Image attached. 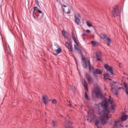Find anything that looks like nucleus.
Segmentation results:
<instances>
[{
	"mask_svg": "<svg viewBox=\"0 0 128 128\" xmlns=\"http://www.w3.org/2000/svg\"><path fill=\"white\" fill-rule=\"evenodd\" d=\"M62 6H64V8H66V6L65 4L62 5Z\"/></svg>",
	"mask_w": 128,
	"mask_h": 128,
	"instance_id": "nucleus-43",
	"label": "nucleus"
},
{
	"mask_svg": "<svg viewBox=\"0 0 128 128\" xmlns=\"http://www.w3.org/2000/svg\"><path fill=\"white\" fill-rule=\"evenodd\" d=\"M108 102H109V104H112V102H114V100H112V99L110 98L108 100Z\"/></svg>",
	"mask_w": 128,
	"mask_h": 128,
	"instance_id": "nucleus-34",
	"label": "nucleus"
},
{
	"mask_svg": "<svg viewBox=\"0 0 128 128\" xmlns=\"http://www.w3.org/2000/svg\"><path fill=\"white\" fill-rule=\"evenodd\" d=\"M126 120H128V115H123L122 116L121 120H122V122H124Z\"/></svg>",
	"mask_w": 128,
	"mask_h": 128,
	"instance_id": "nucleus-17",
	"label": "nucleus"
},
{
	"mask_svg": "<svg viewBox=\"0 0 128 128\" xmlns=\"http://www.w3.org/2000/svg\"><path fill=\"white\" fill-rule=\"evenodd\" d=\"M86 32L90 33V30H86Z\"/></svg>",
	"mask_w": 128,
	"mask_h": 128,
	"instance_id": "nucleus-41",
	"label": "nucleus"
},
{
	"mask_svg": "<svg viewBox=\"0 0 128 128\" xmlns=\"http://www.w3.org/2000/svg\"><path fill=\"white\" fill-rule=\"evenodd\" d=\"M38 7L37 6H34V11L36 12V10H38Z\"/></svg>",
	"mask_w": 128,
	"mask_h": 128,
	"instance_id": "nucleus-39",
	"label": "nucleus"
},
{
	"mask_svg": "<svg viewBox=\"0 0 128 128\" xmlns=\"http://www.w3.org/2000/svg\"><path fill=\"white\" fill-rule=\"evenodd\" d=\"M72 40H74V42L76 44L78 45V44L76 42V36L74 34H72Z\"/></svg>",
	"mask_w": 128,
	"mask_h": 128,
	"instance_id": "nucleus-19",
	"label": "nucleus"
},
{
	"mask_svg": "<svg viewBox=\"0 0 128 128\" xmlns=\"http://www.w3.org/2000/svg\"><path fill=\"white\" fill-rule=\"evenodd\" d=\"M74 18H75V22L78 26L80 24V20L78 18L76 17V16L75 14L74 15Z\"/></svg>",
	"mask_w": 128,
	"mask_h": 128,
	"instance_id": "nucleus-13",
	"label": "nucleus"
},
{
	"mask_svg": "<svg viewBox=\"0 0 128 128\" xmlns=\"http://www.w3.org/2000/svg\"><path fill=\"white\" fill-rule=\"evenodd\" d=\"M84 96L86 100H90V98H88V94H86V92H85Z\"/></svg>",
	"mask_w": 128,
	"mask_h": 128,
	"instance_id": "nucleus-24",
	"label": "nucleus"
},
{
	"mask_svg": "<svg viewBox=\"0 0 128 128\" xmlns=\"http://www.w3.org/2000/svg\"><path fill=\"white\" fill-rule=\"evenodd\" d=\"M35 2L36 3L38 4V6L39 8H40V4H38V0H36Z\"/></svg>",
	"mask_w": 128,
	"mask_h": 128,
	"instance_id": "nucleus-37",
	"label": "nucleus"
},
{
	"mask_svg": "<svg viewBox=\"0 0 128 128\" xmlns=\"http://www.w3.org/2000/svg\"><path fill=\"white\" fill-rule=\"evenodd\" d=\"M122 78H123V80H124V79L126 78V77L123 76V77H122Z\"/></svg>",
	"mask_w": 128,
	"mask_h": 128,
	"instance_id": "nucleus-46",
	"label": "nucleus"
},
{
	"mask_svg": "<svg viewBox=\"0 0 128 128\" xmlns=\"http://www.w3.org/2000/svg\"><path fill=\"white\" fill-rule=\"evenodd\" d=\"M118 7H115L113 10H112V14L116 18V16H118Z\"/></svg>",
	"mask_w": 128,
	"mask_h": 128,
	"instance_id": "nucleus-8",
	"label": "nucleus"
},
{
	"mask_svg": "<svg viewBox=\"0 0 128 128\" xmlns=\"http://www.w3.org/2000/svg\"><path fill=\"white\" fill-rule=\"evenodd\" d=\"M87 120H88V122H92V118H88V119H87Z\"/></svg>",
	"mask_w": 128,
	"mask_h": 128,
	"instance_id": "nucleus-38",
	"label": "nucleus"
},
{
	"mask_svg": "<svg viewBox=\"0 0 128 128\" xmlns=\"http://www.w3.org/2000/svg\"><path fill=\"white\" fill-rule=\"evenodd\" d=\"M63 36H64V38H68L70 36V34H68V32H63Z\"/></svg>",
	"mask_w": 128,
	"mask_h": 128,
	"instance_id": "nucleus-21",
	"label": "nucleus"
},
{
	"mask_svg": "<svg viewBox=\"0 0 128 128\" xmlns=\"http://www.w3.org/2000/svg\"><path fill=\"white\" fill-rule=\"evenodd\" d=\"M114 84H116V82H114Z\"/></svg>",
	"mask_w": 128,
	"mask_h": 128,
	"instance_id": "nucleus-52",
	"label": "nucleus"
},
{
	"mask_svg": "<svg viewBox=\"0 0 128 128\" xmlns=\"http://www.w3.org/2000/svg\"><path fill=\"white\" fill-rule=\"evenodd\" d=\"M112 110H114V106L112 107Z\"/></svg>",
	"mask_w": 128,
	"mask_h": 128,
	"instance_id": "nucleus-47",
	"label": "nucleus"
},
{
	"mask_svg": "<svg viewBox=\"0 0 128 128\" xmlns=\"http://www.w3.org/2000/svg\"><path fill=\"white\" fill-rule=\"evenodd\" d=\"M4 50H5V52L6 54H8V50H6V49L5 48H4Z\"/></svg>",
	"mask_w": 128,
	"mask_h": 128,
	"instance_id": "nucleus-45",
	"label": "nucleus"
},
{
	"mask_svg": "<svg viewBox=\"0 0 128 128\" xmlns=\"http://www.w3.org/2000/svg\"><path fill=\"white\" fill-rule=\"evenodd\" d=\"M86 24L88 26H90V27L92 26V24L90 22L86 21Z\"/></svg>",
	"mask_w": 128,
	"mask_h": 128,
	"instance_id": "nucleus-25",
	"label": "nucleus"
},
{
	"mask_svg": "<svg viewBox=\"0 0 128 128\" xmlns=\"http://www.w3.org/2000/svg\"><path fill=\"white\" fill-rule=\"evenodd\" d=\"M72 122H70V120H66L64 126L65 128H72Z\"/></svg>",
	"mask_w": 128,
	"mask_h": 128,
	"instance_id": "nucleus-7",
	"label": "nucleus"
},
{
	"mask_svg": "<svg viewBox=\"0 0 128 128\" xmlns=\"http://www.w3.org/2000/svg\"><path fill=\"white\" fill-rule=\"evenodd\" d=\"M124 75H126V73L124 72Z\"/></svg>",
	"mask_w": 128,
	"mask_h": 128,
	"instance_id": "nucleus-50",
	"label": "nucleus"
},
{
	"mask_svg": "<svg viewBox=\"0 0 128 128\" xmlns=\"http://www.w3.org/2000/svg\"><path fill=\"white\" fill-rule=\"evenodd\" d=\"M52 126L53 128H55V126H58V124H56V121L52 120Z\"/></svg>",
	"mask_w": 128,
	"mask_h": 128,
	"instance_id": "nucleus-22",
	"label": "nucleus"
},
{
	"mask_svg": "<svg viewBox=\"0 0 128 128\" xmlns=\"http://www.w3.org/2000/svg\"><path fill=\"white\" fill-rule=\"evenodd\" d=\"M119 122H120V120H116L114 124V126H118V124Z\"/></svg>",
	"mask_w": 128,
	"mask_h": 128,
	"instance_id": "nucleus-26",
	"label": "nucleus"
},
{
	"mask_svg": "<svg viewBox=\"0 0 128 128\" xmlns=\"http://www.w3.org/2000/svg\"><path fill=\"white\" fill-rule=\"evenodd\" d=\"M124 86L125 88V90L128 89V84H126V82H124Z\"/></svg>",
	"mask_w": 128,
	"mask_h": 128,
	"instance_id": "nucleus-28",
	"label": "nucleus"
},
{
	"mask_svg": "<svg viewBox=\"0 0 128 128\" xmlns=\"http://www.w3.org/2000/svg\"><path fill=\"white\" fill-rule=\"evenodd\" d=\"M92 72L94 76L96 78V80H98V74H102V71L98 68H97L93 71Z\"/></svg>",
	"mask_w": 128,
	"mask_h": 128,
	"instance_id": "nucleus-5",
	"label": "nucleus"
},
{
	"mask_svg": "<svg viewBox=\"0 0 128 128\" xmlns=\"http://www.w3.org/2000/svg\"><path fill=\"white\" fill-rule=\"evenodd\" d=\"M42 100L44 104H48V102H46V97L44 96H42Z\"/></svg>",
	"mask_w": 128,
	"mask_h": 128,
	"instance_id": "nucleus-18",
	"label": "nucleus"
},
{
	"mask_svg": "<svg viewBox=\"0 0 128 128\" xmlns=\"http://www.w3.org/2000/svg\"><path fill=\"white\" fill-rule=\"evenodd\" d=\"M51 100L52 102V104H56V99Z\"/></svg>",
	"mask_w": 128,
	"mask_h": 128,
	"instance_id": "nucleus-31",
	"label": "nucleus"
},
{
	"mask_svg": "<svg viewBox=\"0 0 128 128\" xmlns=\"http://www.w3.org/2000/svg\"><path fill=\"white\" fill-rule=\"evenodd\" d=\"M126 94L128 96V89H125Z\"/></svg>",
	"mask_w": 128,
	"mask_h": 128,
	"instance_id": "nucleus-40",
	"label": "nucleus"
},
{
	"mask_svg": "<svg viewBox=\"0 0 128 128\" xmlns=\"http://www.w3.org/2000/svg\"><path fill=\"white\" fill-rule=\"evenodd\" d=\"M82 84L84 86L86 90L88 92V82H86V80H84V78H82Z\"/></svg>",
	"mask_w": 128,
	"mask_h": 128,
	"instance_id": "nucleus-9",
	"label": "nucleus"
},
{
	"mask_svg": "<svg viewBox=\"0 0 128 128\" xmlns=\"http://www.w3.org/2000/svg\"><path fill=\"white\" fill-rule=\"evenodd\" d=\"M104 68H105L107 72H110L111 74L114 76V70H112V66H108V64H105L104 65Z\"/></svg>",
	"mask_w": 128,
	"mask_h": 128,
	"instance_id": "nucleus-6",
	"label": "nucleus"
},
{
	"mask_svg": "<svg viewBox=\"0 0 128 128\" xmlns=\"http://www.w3.org/2000/svg\"><path fill=\"white\" fill-rule=\"evenodd\" d=\"M36 11H34L33 10V12H32V16L34 18V20H36V12H35Z\"/></svg>",
	"mask_w": 128,
	"mask_h": 128,
	"instance_id": "nucleus-29",
	"label": "nucleus"
},
{
	"mask_svg": "<svg viewBox=\"0 0 128 128\" xmlns=\"http://www.w3.org/2000/svg\"><path fill=\"white\" fill-rule=\"evenodd\" d=\"M36 12L38 14H42V12L38 9H36Z\"/></svg>",
	"mask_w": 128,
	"mask_h": 128,
	"instance_id": "nucleus-33",
	"label": "nucleus"
},
{
	"mask_svg": "<svg viewBox=\"0 0 128 128\" xmlns=\"http://www.w3.org/2000/svg\"><path fill=\"white\" fill-rule=\"evenodd\" d=\"M101 106L103 108V110L101 112H100L99 110L98 114H100L102 116L101 120L102 124H106V120H108V119L110 118L108 117L110 114V110L108 103L106 100L102 102H101ZM104 118H106V120Z\"/></svg>",
	"mask_w": 128,
	"mask_h": 128,
	"instance_id": "nucleus-1",
	"label": "nucleus"
},
{
	"mask_svg": "<svg viewBox=\"0 0 128 128\" xmlns=\"http://www.w3.org/2000/svg\"><path fill=\"white\" fill-rule=\"evenodd\" d=\"M96 58L97 60L102 62V54H96Z\"/></svg>",
	"mask_w": 128,
	"mask_h": 128,
	"instance_id": "nucleus-16",
	"label": "nucleus"
},
{
	"mask_svg": "<svg viewBox=\"0 0 128 128\" xmlns=\"http://www.w3.org/2000/svg\"><path fill=\"white\" fill-rule=\"evenodd\" d=\"M86 60H87V62L88 64V67H89V68H92V66L90 65V58H86Z\"/></svg>",
	"mask_w": 128,
	"mask_h": 128,
	"instance_id": "nucleus-20",
	"label": "nucleus"
},
{
	"mask_svg": "<svg viewBox=\"0 0 128 128\" xmlns=\"http://www.w3.org/2000/svg\"><path fill=\"white\" fill-rule=\"evenodd\" d=\"M63 10H64V12H65V11H64V8H63Z\"/></svg>",
	"mask_w": 128,
	"mask_h": 128,
	"instance_id": "nucleus-49",
	"label": "nucleus"
},
{
	"mask_svg": "<svg viewBox=\"0 0 128 128\" xmlns=\"http://www.w3.org/2000/svg\"><path fill=\"white\" fill-rule=\"evenodd\" d=\"M90 43L93 45L94 46H98L100 43L98 42L92 40L91 41Z\"/></svg>",
	"mask_w": 128,
	"mask_h": 128,
	"instance_id": "nucleus-14",
	"label": "nucleus"
},
{
	"mask_svg": "<svg viewBox=\"0 0 128 128\" xmlns=\"http://www.w3.org/2000/svg\"><path fill=\"white\" fill-rule=\"evenodd\" d=\"M126 76H128V74H126Z\"/></svg>",
	"mask_w": 128,
	"mask_h": 128,
	"instance_id": "nucleus-53",
	"label": "nucleus"
},
{
	"mask_svg": "<svg viewBox=\"0 0 128 128\" xmlns=\"http://www.w3.org/2000/svg\"><path fill=\"white\" fill-rule=\"evenodd\" d=\"M56 52L57 54H60L62 52V48H58Z\"/></svg>",
	"mask_w": 128,
	"mask_h": 128,
	"instance_id": "nucleus-23",
	"label": "nucleus"
},
{
	"mask_svg": "<svg viewBox=\"0 0 128 128\" xmlns=\"http://www.w3.org/2000/svg\"><path fill=\"white\" fill-rule=\"evenodd\" d=\"M86 36V34H82V36Z\"/></svg>",
	"mask_w": 128,
	"mask_h": 128,
	"instance_id": "nucleus-44",
	"label": "nucleus"
},
{
	"mask_svg": "<svg viewBox=\"0 0 128 128\" xmlns=\"http://www.w3.org/2000/svg\"><path fill=\"white\" fill-rule=\"evenodd\" d=\"M104 80H112V79L108 78H110V74L108 72L105 73L104 74Z\"/></svg>",
	"mask_w": 128,
	"mask_h": 128,
	"instance_id": "nucleus-12",
	"label": "nucleus"
},
{
	"mask_svg": "<svg viewBox=\"0 0 128 128\" xmlns=\"http://www.w3.org/2000/svg\"><path fill=\"white\" fill-rule=\"evenodd\" d=\"M74 94H76V88H74V86H72L71 88Z\"/></svg>",
	"mask_w": 128,
	"mask_h": 128,
	"instance_id": "nucleus-30",
	"label": "nucleus"
},
{
	"mask_svg": "<svg viewBox=\"0 0 128 128\" xmlns=\"http://www.w3.org/2000/svg\"><path fill=\"white\" fill-rule=\"evenodd\" d=\"M110 98V96H109Z\"/></svg>",
	"mask_w": 128,
	"mask_h": 128,
	"instance_id": "nucleus-55",
	"label": "nucleus"
},
{
	"mask_svg": "<svg viewBox=\"0 0 128 128\" xmlns=\"http://www.w3.org/2000/svg\"><path fill=\"white\" fill-rule=\"evenodd\" d=\"M94 93L95 94L96 97L97 98H104V94H102V92L100 88H96L95 89Z\"/></svg>",
	"mask_w": 128,
	"mask_h": 128,
	"instance_id": "nucleus-3",
	"label": "nucleus"
},
{
	"mask_svg": "<svg viewBox=\"0 0 128 128\" xmlns=\"http://www.w3.org/2000/svg\"><path fill=\"white\" fill-rule=\"evenodd\" d=\"M100 38L103 40L104 42H107V46H110L112 42V40L110 39V38H108V36L104 33H102L100 34Z\"/></svg>",
	"mask_w": 128,
	"mask_h": 128,
	"instance_id": "nucleus-2",
	"label": "nucleus"
},
{
	"mask_svg": "<svg viewBox=\"0 0 128 128\" xmlns=\"http://www.w3.org/2000/svg\"><path fill=\"white\" fill-rule=\"evenodd\" d=\"M82 66L84 68H88V64H86V59L84 58H82Z\"/></svg>",
	"mask_w": 128,
	"mask_h": 128,
	"instance_id": "nucleus-11",
	"label": "nucleus"
},
{
	"mask_svg": "<svg viewBox=\"0 0 128 128\" xmlns=\"http://www.w3.org/2000/svg\"><path fill=\"white\" fill-rule=\"evenodd\" d=\"M126 80H128V77L126 78Z\"/></svg>",
	"mask_w": 128,
	"mask_h": 128,
	"instance_id": "nucleus-54",
	"label": "nucleus"
},
{
	"mask_svg": "<svg viewBox=\"0 0 128 128\" xmlns=\"http://www.w3.org/2000/svg\"><path fill=\"white\" fill-rule=\"evenodd\" d=\"M85 78L87 79V80L88 81V82L92 84H94V78H92V76L90 74L86 73L85 74Z\"/></svg>",
	"mask_w": 128,
	"mask_h": 128,
	"instance_id": "nucleus-4",
	"label": "nucleus"
},
{
	"mask_svg": "<svg viewBox=\"0 0 128 128\" xmlns=\"http://www.w3.org/2000/svg\"><path fill=\"white\" fill-rule=\"evenodd\" d=\"M66 14H70V8H68V10L67 12H66Z\"/></svg>",
	"mask_w": 128,
	"mask_h": 128,
	"instance_id": "nucleus-36",
	"label": "nucleus"
},
{
	"mask_svg": "<svg viewBox=\"0 0 128 128\" xmlns=\"http://www.w3.org/2000/svg\"><path fill=\"white\" fill-rule=\"evenodd\" d=\"M118 90L116 88H114L113 86L112 87V92L115 96H118Z\"/></svg>",
	"mask_w": 128,
	"mask_h": 128,
	"instance_id": "nucleus-10",
	"label": "nucleus"
},
{
	"mask_svg": "<svg viewBox=\"0 0 128 128\" xmlns=\"http://www.w3.org/2000/svg\"><path fill=\"white\" fill-rule=\"evenodd\" d=\"M68 106H70V108H72V104H68Z\"/></svg>",
	"mask_w": 128,
	"mask_h": 128,
	"instance_id": "nucleus-42",
	"label": "nucleus"
},
{
	"mask_svg": "<svg viewBox=\"0 0 128 128\" xmlns=\"http://www.w3.org/2000/svg\"><path fill=\"white\" fill-rule=\"evenodd\" d=\"M66 46L68 48V50H70V52H72V44H70L69 42H67Z\"/></svg>",
	"mask_w": 128,
	"mask_h": 128,
	"instance_id": "nucleus-15",
	"label": "nucleus"
},
{
	"mask_svg": "<svg viewBox=\"0 0 128 128\" xmlns=\"http://www.w3.org/2000/svg\"><path fill=\"white\" fill-rule=\"evenodd\" d=\"M119 88V90H121L122 89V88Z\"/></svg>",
	"mask_w": 128,
	"mask_h": 128,
	"instance_id": "nucleus-48",
	"label": "nucleus"
},
{
	"mask_svg": "<svg viewBox=\"0 0 128 128\" xmlns=\"http://www.w3.org/2000/svg\"><path fill=\"white\" fill-rule=\"evenodd\" d=\"M78 52V54H82V50H80V48H77V50H76Z\"/></svg>",
	"mask_w": 128,
	"mask_h": 128,
	"instance_id": "nucleus-27",
	"label": "nucleus"
},
{
	"mask_svg": "<svg viewBox=\"0 0 128 128\" xmlns=\"http://www.w3.org/2000/svg\"><path fill=\"white\" fill-rule=\"evenodd\" d=\"M95 124H96V126H99V125H100V121L96 120L95 122Z\"/></svg>",
	"mask_w": 128,
	"mask_h": 128,
	"instance_id": "nucleus-32",
	"label": "nucleus"
},
{
	"mask_svg": "<svg viewBox=\"0 0 128 128\" xmlns=\"http://www.w3.org/2000/svg\"><path fill=\"white\" fill-rule=\"evenodd\" d=\"M44 18V15H42V18Z\"/></svg>",
	"mask_w": 128,
	"mask_h": 128,
	"instance_id": "nucleus-51",
	"label": "nucleus"
},
{
	"mask_svg": "<svg viewBox=\"0 0 128 128\" xmlns=\"http://www.w3.org/2000/svg\"><path fill=\"white\" fill-rule=\"evenodd\" d=\"M78 44L77 46L76 44L74 45V48L76 50H78Z\"/></svg>",
	"mask_w": 128,
	"mask_h": 128,
	"instance_id": "nucleus-35",
	"label": "nucleus"
}]
</instances>
